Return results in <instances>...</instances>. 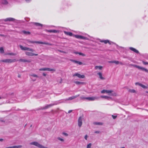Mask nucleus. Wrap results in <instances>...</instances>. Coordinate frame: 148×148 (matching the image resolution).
<instances>
[{
	"instance_id": "obj_33",
	"label": "nucleus",
	"mask_w": 148,
	"mask_h": 148,
	"mask_svg": "<svg viewBox=\"0 0 148 148\" xmlns=\"http://www.w3.org/2000/svg\"><path fill=\"white\" fill-rule=\"evenodd\" d=\"M25 60H26L25 59H21L20 60H18V61L20 62H25Z\"/></svg>"
},
{
	"instance_id": "obj_9",
	"label": "nucleus",
	"mask_w": 148,
	"mask_h": 148,
	"mask_svg": "<svg viewBox=\"0 0 148 148\" xmlns=\"http://www.w3.org/2000/svg\"><path fill=\"white\" fill-rule=\"evenodd\" d=\"M78 126L79 127H80L81 126L82 123V119L81 116H80L79 117L78 119Z\"/></svg>"
},
{
	"instance_id": "obj_46",
	"label": "nucleus",
	"mask_w": 148,
	"mask_h": 148,
	"mask_svg": "<svg viewBox=\"0 0 148 148\" xmlns=\"http://www.w3.org/2000/svg\"><path fill=\"white\" fill-rule=\"evenodd\" d=\"M112 116L114 119H115L117 117L116 116H114L113 115H112Z\"/></svg>"
},
{
	"instance_id": "obj_58",
	"label": "nucleus",
	"mask_w": 148,
	"mask_h": 148,
	"mask_svg": "<svg viewBox=\"0 0 148 148\" xmlns=\"http://www.w3.org/2000/svg\"><path fill=\"white\" fill-rule=\"evenodd\" d=\"M3 140V139L2 138L0 139V141H2Z\"/></svg>"
},
{
	"instance_id": "obj_5",
	"label": "nucleus",
	"mask_w": 148,
	"mask_h": 148,
	"mask_svg": "<svg viewBox=\"0 0 148 148\" xmlns=\"http://www.w3.org/2000/svg\"><path fill=\"white\" fill-rule=\"evenodd\" d=\"M30 42L32 43H38V44H45L46 45H51V44H49V43L47 42H39L38 41H30Z\"/></svg>"
},
{
	"instance_id": "obj_36",
	"label": "nucleus",
	"mask_w": 148,
	"mask_h": 148,
	"mask_svg": "<svg viewBox=\"0 0 148 148\" xmlns=\"http://www.w3.org/2000/svg\"><path fill=\"white\" fill-rule=\"evenodd\" d=\"M114 63H115L116 64H119V62L118 61L114 60Z\"/></svg>"
},
{
	"instance_id": "obj_21",
	"label": "nucleus",
	"mask_w": 148,
	"mask_h": 148,
	"mask_svg": "<svg viewBox=\"0 0 148 148\" xmlns=\"http://www.w3.org/2000/svg\"><path fill=\"white\" fill-rule=\"evenodd\" d=\"M93 124L95 125H103V123L102 122H94Z\"/></svg>"
},
{
	"instance_id": "obj_12",
	"label": "nucleus",
	"mask_w": 148,
	"mask_h": 148,
	"mask_svg": "<svg viewBox=\"0 0 148 148\" xmlns=\"http://www.w3.org/2000/svg\"><path fill=\"white\" fill-rule=\"evenodd\" d=\"M113 92V91L112 90H103L101 91V92L102 93H103L105 92L108 93H110Z\"/></svg>"
},
{
	"instance_id": "obj_59",
	"label": "nucleus",
	"mask_w": 148,
	"mask_h": 148,
	"mask_svg": "<svg viewBox=\"0 0 148 148\" xmlns=\"http://www.w3.org/2000/svg\"><path fill=\"white\" fill-rule=\"evenodd\" d=\"M0 36H4V35L1 34H0Z\"/></svg>"
},
{
	"instance_id": "obj_62",
	"label": "nucleus",
	"mask_w": 148,
	"mask_h": 148,
	"mask_svg": "<svg viewBox=\"0 0 148 148\" xmlns=\"http://www.w3.org/2000/svg\"><path fill=\"white\" fill-rule=\"evenodd\" d=\"M32 80L34 81V82L36 80V79H32Z\"/></svg>"
},
{
	"instance_id": "obj_3",
	"label": "nucleus",
	"mask_w": 148,
	"mask_h": 148,
	"mask_svg": "<svg viewBox=\"0 0 148 148\" xmlns=\"http://www.w3.org/2000/svg\"><path fill=\"white\" fill-rule=\"evenodd\" d=\"M18 60H16V59H6L5 60H2L0 61V62H3L6 63H12L16 61H17Z\"/></svg>"
},
{
	"instance_id": "obj_22",
	"label": "nucleus",
	"mask_w": 148,
	"mask_h": 148,
	"mask_svg": "<svg viewBox=\"0 0 148 148\" xmlns=\"http://www.w3.org/2000/svg\"><path fill=\"white\" fill-rule=\"evenodd\" d=\"M101 42H104L105 44H107L109 42L108 40H102L100 41Z\"/></svg>"
},
{
	"instance_id": "obj_31",
	"label": "nucleus",
	"mask_w": 148,
	"mask_h": 148,
	"mask_svg": "<svg viewBox=\"0 0 148 148\" xmlns=\"http://www.w3.org/2000/svg\"><path fill=\"white\" fill-rule=\"evenodd\" d=\"M91 145L92 144L91 143H89L87 145V148H91Z\"/></svg>"
},
{
	"instance_id": "obj_25",
	"label": "nucleus",
	"mask_w": 148,
	"mask_h": 148,
	"mask_svg": "<svg viewBox=\"0 0 148 148\" xmlns=\"http://www.w3.org/2000/svg\"><path fill=\"white\" fill-rule=\"evenodd\" d=\"M102 68V66H96L95 67V69H99L101 70Z\"/></svg>"
},
{
	"instance_id": "obj_13",
	"label": "nucleus",
	"mask_w": 148,
	"mask_h": 148,
	"mask_svg": "<svg viewBox=\"0 0 148 148\" xmlns=\"http://www.w3.org/2000/svg\"><path fill=\"white\" fill-rule=\"evenodd\" d=\"M98 99L96 97H87L86 99L88 100L89 101H94Z\"/></svg>"
},
{
	"instance_id": "obj_16",
	"label": "nucleus",
	"mask_w": 148,
	"mask_h": 148,
	"mask_svg": "<svg viewBox=\"0 0 148 148\" xmlns=\"http://www.w3.org/2000/svg\"><path fill=\"white\" fill-rule=\"evenodd\" d=\"M53 105H54V104H51L47 105L46 106H45V107H43L42 108V109H47V108L51 107V106H53Z\"/></svg>"
},
{
	"instance_id": "obj_28",
	"label": "nucleus",
	"mask_w": 148,
	"mask_h": 148,
	"mask_svg": "<svg viewBox=\"0 0 148 148\" xmlns=\"http://www.w3.org/2000/svg\"><path fill=\"white\" fill-rule=\"evenodd\" d=\"M2 3L3 4H8V2L6 0H3L2 1Z\"/></svg>"
},
{
	"instance_id": "obj_14",
	"label": "nucleus",
	"mask_w": 148,
	"mask_h": 148,
	"mask_svg": "<svg viewBox=\"0 0 148 148\" xmlns=\"http://www.w3.org/2000/svg\"><path fill=\"white\" fill-rule=\"evenodd\" d=\"M22 146L21 145H15L13 146H10L5 147V148H21Z\"/></svg>"
},
{
	"instance_id": "obj_34",
	"label": "nucleus",
	"mask_w": 148,
	"mask_h": 148,
	"mask_svg": "<svg viewBox=\"0 0 148 148\" xmlns=\"http://www.w3.org/2000/svg\"><path fill=\"white\" fill-rule=\"evenodd\" d=\"M30 76L34 77H38V76L36 74H32L30 75Z\"/></svg>"
},
{
	"instance_id": "obj_6",
	"label": "nucleus",
	"mask_w": 148,
	"mask_h": 148,
	"mask_svg": "<svg viewBox=\"0 0 148 148\" xmlns=\"http://www.w3.org/2000/svg\"><path fill=\"white\" fill-rule=\"evenodd\" d=\"M39 70L40 71H54L55 70L54 69H51L48 68H41L39 69Z\"/></svg>"
},
{
	"instance_id": "obj_11",
	"label": "nucleus",
	"mask_w": 148,
	"mask_h": 148,
	"mask_svg": "<svg viewBox=\"0 0 148 148\" xmlns=\"http://www.w3.org/2000/svg\"><path fill=\"white\" fill-rule=\"evenodd\" d=\"M75 37L79 39H87V38L86 37L83 36H82L79 35H75Z\"/></svg>"
},
{
	"instance_id": "obj_47",
	"label": "nucleus",
	"mask_w": 148,
	"mask_h": 148,
	"mask_svg": "<svg viewBox=\"0 0 148 148\" xmlns=\"http://www.w3.org/2000/svg\"><path fill=\"white\" fill-rule=\"evenodd\" d=\"M31 62V60H25V62H27L28 63H30Z\"/></svg>"
},
{
	"instance_id": "obj_32",
	"label": "nucleus",
	"mask_w": 148,
	"mask_h": 148,
	"mask_svg": "<svg viewBox=\"0 0 148 148\" xmlns=\"http://www.w3.org/2000/svg\"><path fill=\"white\" fill-rule=\"evenodd\" d=\"M0 52L1 53H3L4 52V51L3 49V47H1L0 48Z\"/></svg>"
},
{
	"instance_id": "obj_20",
	"label": "nucleus",
	"mask_w": 148,
	"mask_h": 148,
	"mask_svg": "<svg viewBox=\"0 0 148 148\" xmlns=\"http://www.w3.org/2000/svg\"><path fill=\"white\" fill-rule=\"evenodd\" d=\"M74 83L77 85H83L85 84L84 82L79 81H75L74 82Z\"/></svg>"
},
{
	"instance_id": "obj_38",
	"label": "nucleus",
	"mask_w": 148,
	"mask_h": 148,
	"mask_svg": "<svg viewBox=\"0 0 148 148\" xmlns=\"http://www.w3.org/2000/svg\"><path fill=\"white\" fill-rule=\"evenodd\" d=\"M70 61L75 63H76L77 62V61L76 60H73V59H70Z\"/></svg>"
},
{
	"instance_id": "obj_50",
	"label": "nucleus",
	"mask_w": 148,
	"mask_h": 148,
	"mask_svg": "<svg viewBox=\"0 0 148 148\" xmlns=\"http://www.w3.org/2000/svg\"><path fill=\"white\" fill-rule=\"evenodd\" d=\"M60 81L59 82V83L60 84H61L62 83V79L61 78H60Z\"/></svg>"
},
{
	"instance_id": "obj_1",
	"label": "nucleus",
	"mask_w": 148,
	"mask_h": 148,
	"mask_svg": "<svg viewBox=\"0 0 148 148\" xmlns=\"http://www.w3.org/2000/svg\"><path fill=\"white\" fill-rule=\"evenodd\" d=\"M130 66H134V67H135L136 68H137L139 69H140L141 70H142L143 71H145L146 72L148 73V70L147 69L142 67L140 66H139L136 65H134V64H130Z\"/></svg>"
},
{
	"instance_id": "obj_40",
	"label": "nucleus",
	"mask_w": 148,
	"mask_h": 148,
	"mask_svg": "<svg viewBox=\"0 0 148 148\" xmlns=\"http://www.w3.org/2000/svg\"><path fill=\"white\" fill-rule=\"evenodd\" d=\"M57 138L58 140L61 141L63 142L64 141V140L63 139L61 138L60 137H58Z\"/></svg>"
},
{
	"instance_id": "obj_37",
	"label": "nucleus",
	"mask_w": 148,
	"mask_h": 148,
	"mask_svg": "<svg viewBox=\"0 0 148 148\" xmlns=\"http://www.w3.org/2000/svg\"><path fill=\"white\" fill-rule=\"evenodd\" d=\"M70 61L75 63H76L77 62V61L76 60H73V59H70Z\"/></svg>"
},
{
	"instance_id": "obj_15",
	"label": "nucleus",
	"mask_w": 148,
	"mask_h": 148,
	"mask_svg": "<svg viewBox=\"0 0 148 148\" xmlns=\"http://www.w3.org/2000/svg\"><path fill=\"white\" fill-rule=\"evenodd\" d=\"M15 20V19L12 18H7L5 19H4V21H13Z\"/></svg>"
},
{
	"instance_id": "obj_45",
	"label": "nucleus",
	"mask_w": 148,
	"mask_h": 148,
	"mask_svg": "<svg viewBox=\"0 0 148 148\" xmlns=\"http://www.w3.org/2000/svg\"><path fill=\"white\" fill-rule=\"evenodd\" d=\"M62 134L63 135H64L65 136H68V134L67 133H65V132H63Z\"/></svg>"
},
{
	"instance_id": "obj_17",
	"label": "nucleus",
	"mask_w": 148,
	"mask_h": 148,
	"mask_svg": "<svg viewBox=\"0 0 148 148\" xmlns=\"http://www.w3.org/2000/svg\"><path fill=\"white\" fill-rule=\"evenodd\" d=\"M97 74L99 76V77L102 80L105 79V78L102 76V74L101 73L99 72Z\"/></svg>"
},
{
	"instance_id": "obj_54",
	"label": "nucleus",
	"mask_w": 148,
	"mask_h": 148,
	"mask_svg": "<svg viewBox=\"0 0 148 148\" xmlns=\"http://www.w3.org/2000/svg\"><path fill=\"white\" fill-rule=\"evenodd\" d=\"M0 121L1 122H5V121L4 120H2V119H0Z\"/></svg>"
},
{
	"instance_id": "obj_18",
	"label": "nucleus",
	"mask_w": 148,
	"mask_h": 148,
	"mask_svg": "<svg viewBox=\"0 0 148 148\" xmlns=\"http://www.w3.org/2000/svg\"><path fill=\"white\" fill-rule=\"evenodd\" d=\"M74 53L75 54H79V55H81L83 56H86V55L85 54L82 53L81 52H77V51H75L74 52Z\"/></svg>"
},
{
	"instance_id": "obj_60",
	"label": "nucleus",
	"mask_w": 148,
	"mask_h": 148,
	"mask_svg": "<svg viewBox=\"0 0 148 148\" xmlns=\"http://www.w3.org/2000/svg\"><path fill=\"white\" fill-rule=\"evenodd\" d=\"M18 77H21V76L20 75H18Z\"/></svg>"
},
{
	"instance_id": "obj_48",
	"label": "nucleus",
	"mask_w": 148,
	"mask_h": 148,
	"mask_svg": "<svg viewBox=\"0 0 148 148\" xmlns=\"http://www.w3.org/2000/svg\"><path fill=\"white\" fill-rule=\"evenodd\" d=\"M141 84V83H138V82H136V83H135V84H136V85H139L140 86V84Z\"/></svg>"
},
{
	"instance_id": "obj_26",
	"label": "nucleus",
	"mask_w": 148,
	"mask_h": 148,
	"mask_svg": "<svg viewBox=\"0 0 148 148\" xmlns=\"http://www.w3.org/2000/svg\"><path fill=\"white\" fill-rule=\"evenodd\" d=\"M23 33L25 34H30V32L28 31H22Z\"/></svg>"
},
{
	"instance_id": "obj_55",
	"label": "nucleus",
	"mask_w": 148,
	"mask_h": 148,
	"mask_svg": "<svg viewBox=\"0 0 148 148\" xmlns=\"http://www.w3.org/2000/svg\"><path fill=\"white\" fill-rule=\"evenodd\" d=\"M72 111V110H70L68 112V113H70Z\"/></svg>"
},
{
	"instance_id": "obj_29",
	"label": "nucleus",
	"mask_w": 148,
	"mask_h": 148,
	"mask_svg": "<svg viewBox=\"0 0 148 148\" xmlns=\"http://www.w3.org/2000/svg\"><path fill=\"white\" fill-rule=\"evenodd\" d=\"M140 84V86L141 87H142L143 88H147V87L146 86H145V85H143V84Z\"/></svg>"
},
{
	"instance_id": "obj_23",
	"label": "nucleus",
	"mask_w": 148,
	"mask_h": 148,
	"mask_svg": "<svg viewBox=\"0 0 148 148\" xmlns=\"http://www.w3.org/2000/svg\"><path fill=\"white\" fill-rule=\"evenodd\" d=\"M46 31H47L48 32H49L50 33H56V30H46Z\"/></svg>"
},
{
	"instance_id": "obj_4",
	"label": "nucleus",
	"mask_w": 148,
	"mask_h": 148,
	"mask_svg": "<svg viewBox=\"0 0 148 148\" xmlns=\"http://www.w3.org/2000/svg\"><path fill=\"white\" fill-rule=\"evenodd\" d=\"M20 47L21 50H27L32 52H33L34 50L32 49L26 47H23L21 45H20Z\"/></svg>"
},
{
	"instance_id": "obj_10",
	"label": "nucleus",
	"mask_w": 148,
	"mask_h": 148,
	"mask_svg": "<svg viewBox=\"0 0 148 148\" xmlns=\"http://www.w3.org/2000/svg\"><path fill=\"white\" fill-rule=\"evenodd\" d=\"M79 95H76L75 96H72V97H69V98L66 99V100H73L74 99H75L77 97H79Z\"/></svg>"
},
{
	"instance_id": "obj_35",
	"label": "nucleus",
	"mask_w": 148,
	"mask_h": 148,
	"mask_svg": "<svg viewBox=\"0 0 148 148\" xmlns=\"http://www.w3.org/2000/svg\"><path fill=\"white\" fill-rule=\"evenodd\" d=\"M7 55H9L15 56L16 55V54L15 53H8Z\"/></svg>"
},
{
	"instance_id": "obj_53",
	"label": "nucleus",
	"mask_w": 148,
	"mask_h": 148,
	"mask_svg": "<svg viewBox=\"0 0 148 148\" xmlns=\"http://www.w3.org/2000/svg\"><path fill=\"white\" fill-rule=\"evenodd\" d=\"M110 45H111L112 43H113V42H110L109 41V42H108Z\"/></svg>"
},
{
	"instance_id": "obj_24",
	"label": "nucleus",
	"mask_w": 148,
	"mask_h": 148,
	"mask_svg": "<svg viewBox=\"0 0 148 148\" xmlns=\"http://www.w3.org/2000/svg\"><path fill=\"white\" fill-rule=\"evenodd\" d=\"M34 24L37 26H40L42 27V24L37 23H34Z\"/></svg>"
},
{
	"instance_id": "obj_2",
	"label": "nucleus",
	"mask_w": 148,
	"mask_h": 148,
	"mask_svg": "<svg viewBox=\"0 0 148 148\" xmlns=\"http://www.w3.org/2000/svg\"><path fill=\"white\" fill-rule=\"evenodd\" d=\"M30 144L31 145H34L40 148H47V147L42 145L36 142H32Z\"/></svg>"
},
{
	"instance_id": "obj_51",
	"label": "nucleus",
	"mask_w": 148,
	"mask_h": 148,
	"mask_svg": "<svg viewBox=\"0 0 148 148\" xmlns=\"http://www.w3.org/2000/svg\"><path fill=\"white\" fill-rule=\"evenodd\" d=\"M87 138H88V136L87 135H86L84 137V138L86 140H87Z\"/></svg>"
},
{
	"instance_id": "obj_61",
	"label": "nucleus",
	"mask_w": 148,
	"mask_h": 148,
	"mask_svg": "<svg viewBox=\"0 0 148 148\" xmlns=\"http://www.w3.org/2000/svg\"><path fill=\"white\" fill-rule=\"evenodd\" d=\"M25 0L27 2H28V1H31V0Z\"/></svg>"
},
{
	"instance_id": "obj_42",
	"label": "nucleus",
	"mask_w": 148,
	"mask_h": 148,
	"mask_svg": "<svg viewBox=\"0 0 148 148\" xmlns=\"http://www.w3.org/2000/svg\"><path fill=\"white\" fill-rule=\"evenodd\" d=\"M76 63L80 65H81L82 64V62L78 61H77Z\"/></svg>"
},
{
	"instance_id": "obj_43",
	"label": "nucleus",
	"mask_w": 148,
	"mask_h": 148,
	"mask_svg": "<svg viewBox=\"0 0 148 148\" xmlns=\"http://www.w3.org/2000/svg\"><path fill=\"white\" fill-rule=\"evenodd\" d=\"M142 62L144 65H148V62H145L144 61H143Z\"/></svg>"
},
{
	"instance_id": "obj_8",
	"label": "nucleus",
	"mask_w": 148,
	"mask_h": 148,
	"mask_svg": "<svg viewBox=\"0 0 148 148\" xmlns=\"http://www.w3.org/2000/svg\"><path fill=\"white\" fill-rule=\"evenodd\" d=\"M25 53L26 55L29 56H37L38 55V54H35L34 53L29 52H26Z\"/></svg>"
},
{
	"instance_id": "obj_56",
	"label": "nucleus",
	"mask_w": 148,
	"mask_h": 148,
	"mask_svg": "<svg viewBox=\"0 0 148 148\" xmlns=\"http://www.w3.org/2000/svg\"><path fill=\"white\" fill-rule=\"evenodd\" d=\"M42 75L44 76H45L46 75V74L45 73H43Z\"/></svg>"
},
{
	"instance_id": "obj_49",
	"label": "nucleus",
	"mask_w": 148,
	"mask_h": 148,
	"mask_svg": "<svg viewBox=\"0 0 148 148\" xmlns=\"http://www.w3.org/2000/svg\"><path fill=\"white\" fill-rule=\"evenodd\" d=\"M100 133V132L98 131H97L95 132V133L97 134H99Z\"/></svg>"
},
{
	"instance_id": "obj_57",
	"label": "nucleus",
	"mask_w": 148,
	"mask_h": 148,
	"mask_svg": "<svg viewBox=\"0 0 148 148\" xmlns=\"http://www.w3.org/2000/svg\"><path fill=\"white\" fill-rule=\"evenodd\" d=\"M119 64L121 65H123L124 64H123V63L122 62H119Z\"/></svg>"
},
{
	"instance_id": "obj_41",
	"label": "nucleus",
	"mask_w": 148,
	"mask_h": 148,
	"mask_svg": "<svg viewBox=\"0 0 148 148\" xmlns=\"http://www.w3.org/2000/svg\"><path fill=\"white\" fill-rule=\"evenodd\" d=\"M134 52L137 53H139V52L138 51L136 50V49H134Z\"/></svg>"
},
{
	"instance_id": "obj_44",
	"label": "nucleus",
	"mask_w": 148,
	"mask_h": 148,
	"mask_svg": "<svg viewBox=\"0 0 148 148\" xmlns=\"http://www.w3.org/2000/svg\"><path fill=\"white\" fill-rule=\"evenodd\" d=\"M129 49L130 50H132L133 51H134V49H135V48H134L133 47H130Z\"/></svg>"
},
{
	"instance_id": "obj_7",
	"label": "nucleus",
	"mask_w": 148,
	"mask_h": 148,
	"mask_svg": "<svg viewBox=\"0 0 148 148\" xmlns=\"http://www.w3.org/2000/svg\"><path fill=\"white\" fill-rule=\"evenodd\" d=\"M73 76H77L79 78H83L85 77V76L84 75H81L77 73L74 74L73 75Z\"/></svg>"
},
{
	"instance_id": "obj_30",
	"label": "nucleus",
	"mask_w": 148,
	"mask_h": 148,
	"mask_svg": "<svg viewBox=\"0 0 148 148\" xmlns=\"http://www.w3.org/2000/svg\"><path fill=\"white\" fill-rule=\"evenodd\" d=\"M101 97L102 98H105L106 99H108L110 98V97H109L105 96H101Z\"/></svg>"
},
{
	"instance_id": "obj_39",
	"label": "nucleus",
	"mask_w": 148,
	"mask_h": 148,
	"mask_svg": "<svg viewBox=\"0 0 148 148\" xmlns=\"http://www.w3.org/2000/svg\"><path fill=\"white\" fill-rule=\"evenodd\" d=\"M86 97H84L83 96H81V97H80V98L81 99H83V100L86 99Z\"/></svg>"
},
{
	"instance_id": "obj_64",
	"label": "nucleus",
	"mask_w": 148,
	"mask_h": 148,
	"mask_svg": "<svg viewBox=\"0 0 148 148\" xmlns=\"http://www.w3.org/2000/svg\"><path fill=\"white\" fill-rule=\"evenodd\" d=\"M147 93H148V91H147L146 92Z\"/></svg>"
},
{
	"instance_id": "obj_27",
	"label": "nucleus",
	"mask_w": 148,
	"mask_h": 148,
	"mask_svg": "<svg viewBox=\"0 0 148 148\" xmlns=\"http://www.w3.org/2000/svg\"><path fill=\"white\" fill-rule=\"evenodd\" d=\"M128 91L131 93H135L136 92L135 90L134 89H129L128 90Z\"/></svg>"
},
{
	"instance_id": "obj_52",
	"label": "nucleus",
	"mask_w": 148,
	"mask_h": 148,
	"mask_svg": "<svg viewBox=\"0 0 148 148\" xmlns=\"http://www.w3.org/2000/svg\"><path fill=\"white\" fill-rule=\"evenodd\" d=\"M109 63H114V60L110 61L108 62Z\"/></svg>"
},
{
	"instance_id": "obj_63",
	"label": "nucleus",
	"mask_w": 148,
	"mask_h": 148,
	"mask_svg": "<svg viewBox=\"0 0 148 148\" xmlns=\"http://www.w3.org/2000/svg\"><path fill=\"white\" fill-rule=\"evenodd\" d=\"M60 51L61 52H63V53H64V51Z\"/></svg>"
},
{
	"instance_id": "obj_19",
	"label": "nucleus",
	"mask_w": 148,
	"mask_h": 148,
	"mask_svg": "<svg viewBox=\"0 0 148 148\" xmlns=\"http://www.w3.org/2000/svg\"><path fill=\"white\" fill-rule=\"evenodd\" d=\"M64 32L65 34H66L67 35H69V36H72L73 35L72 33L71 32L64 31Z\"/></svg>"
}]
</instances>
